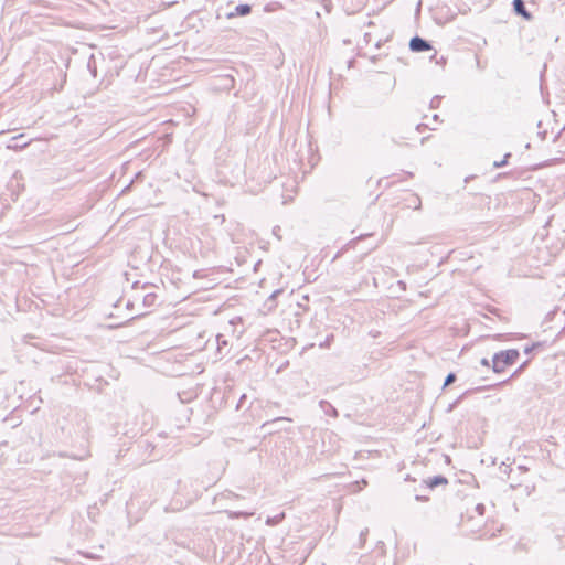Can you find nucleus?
Segmentation results:
<instances>
[{"label": "nucleus", "instance_id": "obj_1", "mask_svg": "<svg viewBox=\"0 0 565 565\" xmlns=\"http://www.w3.org/2000/svg\"><path fill=\"white\" fill-rule=\"evenodd\" d=\"M520 353L515 349H509L497 353L493 358V369L495 372H503L508 366L513 365L519 360Z\"/></svg>", "mask_w": 565, "mask_h": 565}, {"label": "nucleus", "instance_id": "obj_2", "mask_svg": "<svg viewBox=\"0 0 565 565\" xmlns=\"http://www.w3.org/2000/svg\"><path fill=\"white\" fill-rule=\"evenodd\" d=\"M409 47L414 52H424V51H429L431 49L429 43H427L425 40H423L422 38H418V36L413 38L411 40Z\"/></svg>", "mask_w": 565, "mask_h": 565}, {"label": "nucleus", "instance_id": "obj_3", "mask_svg": "<svg viewBox=\"0 0 565 565\" xmlns=\"http://www.w3.org/2000/svg\"><path fill=\"white\" fill-rule=\"evenodd\" d=\"M513 7L518 14L522 15L526 20L531 19V14L526 11L523 0H513Z\"/></svg>", "mask_w": 565, "mask_h": 565}, {"label": "nucleus", "instance_id": "obj_4", "mask_svg": "<svg viewBox=\"0 0 565 565\" xmlns=\"http://www.w3.org/2000/svg\"><path fill=\"white\" fill-rule=\"evenodd\" d=\"M447 482H448L447 479L445 477H441V476H437V477L427 479L425 481L426 486L429 489H434L435 487L447 484Z\"/></svg>", "mask_w": 565, "mask_h": 565}, {"label": "nucleus", "instance_id": "obj_5", "mask_svg": "<svg viewBox=\"0 0 565 565\" xmlns=\"http://www.w3.org/2000/svg\"><path fill=\"white\" fill-rule=\"evenodd\" d=\"M250 6L248 4H239L236 7L235 11L238 15H246L250 12Z\"/></svg>", "mask_w": 565, "mask_h": 565}, {"label": "nucleus", "instance_id": "obj_6", "mask_svg": "<svg viewBox=\"0 0 565 565\" xmlns=\"http://www.w3.org/2000/svg\"><path fill=\"white\" fill-rule=\"evenodd\" d=\"M455 381V374H449L447 377H446V381H445V385H449L450 383H452Z\"/></svg>", "mask_w": 565, "mask_h": 565}]
</instances>
